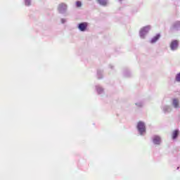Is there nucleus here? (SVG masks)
<instances>
[{"mask_svg": "<svg viewBox=\"0 0 180 180\" xmlns=\"http://www.w3.org/2000/svg\"><path fill=\"white\" fill-rule=\"evenodd\" d=\"M150 29H151V27L149 25L143 27L140 31L141 37H144V34H147V33L150 32Z\"/></svg>", "mask_w": 180, "mask_h": 180, "instance_id": "nucleus-1", "label": "nucleus"}, {"mask_svg": "<svg viewBox=\"0 0 180 180\" xmlns=\"http://www.w3.org/2000/svg\"><path fill=\"white\" fill-rule=\"evenodd\" d=\"M137 128L141 134H143L146 131V125H144L143 122H138Z\"/></svg>", "mask_w": 180, "mask_h": 180, "instance_id": "nucleus-2", "label": "nucleus"}, {"mask_svg": "<svg viewBox=\"0 0 180 180\" xmlns=\"http://www.w3.org/2000/svg\"><path fill=\"white\" fill-rule=\"evenodd\" d=\"M88 27V23L86 22H82L79 24V29L81 32H85L86 28Z\"/></svg>", "mask_w": 180, "mask_h": 180, "instance_id": "nucleus-3", "label": "nucleus"}, {"mask_svg": "<svg viewBox=\"0 0 180 180\" xmlns=\"http://www.w3.org/2000/svg\"><path fill=\"white\" fill-rule=\"evenodd\" d=\"M178 43L179 42L177 40L172 41L170 44V48L172 49V50H176V49H178Z\"/></svg>", "mask_w": 180, "mask_h": 180, "instance_id": "nucleus-4", "label": "nucleus"}, {"mask_svg": "<svg viewBox=\"0 0 180 180\" xmlns=\"http://www.w3.org/2000/svg\"><path fill=\"white\" fill-rule=\"evenodd\" d=\"M58 9L59 12H63V11H65V9H67V5L64 3H62L58 6Z\"/></svg>", "mask_w": 180, "mask_h": 180, "instance_id": "nucleus-5", "label": "nucleus"}, {"mask_svg": "<svg viewBox=\"0 0 180 180\" xmlns=\"http://www.w3.org/2000/svg\"><path fill=\"white\" fill-rule=\"evenodd\" d=\"M178 136H179V130L175 129L174 131H173L172 134V139H173V140H175V139H176Z\"/></svg>", "mask_w": 180, "mask_h": 180, "instance_id": "nucleus-6", "label": "nucleus"}, {"mask_svg": "<svg viewBox=\"0 0 180 180\" xmlns=\"http://www.w3.org/2000/svg\"><path fill=\"white\" fill-rule=\"evenodd\" d=\"M153 143L154 144H160L161 143V138L158 136H155L153 137Z\"/></svg>", "mask_w": 180, "mask_h": 180, "instance_id": "nucleus-7", "label": "nucleus"}, {"mask_svg": "<svg viewBox=\"0 0 180 180\" xmlns=\"http://www.w3.org/2000/svg\"><path fill=\"white\" fill-rule=\"evenodd\" d=\"M173 105L174 108H179V100L176 98L173 99Z\"/></svg>", "mask_w": 180, "mask_h": 180, "instance_id": "nucleus-8", "label": "nucleus"}, {"mask_svg": "<svg viewBox=\"0 0 180 180\" xmlns=\"http://www.w3.org/2000/svg\"><path fill=\"white\" fill-rule=\"evenodd\" d=\"M98 4L100 5H102L103 6H106L108 5V1L107 0H97Z\"/></svg>", "mask_w": 180, "mask_h": 180, "instance_id": "nucleus-9", "label": "nucleus"}, {"mask_svg": "<svg viewBox=\"0 0 180 180\" xmlns=\"http://www.w3.org/2000/svg\"><path fill=\"white\" fill-rule=\"evenodd\" d=\"M160 34H157L155 37H154L151 41L150 43H155V41H157V40H158V39H160Z\"/></svg>", "mask_w": 180, "mask_h": 180, "instance_id": "nucleus-10", "label": "nucleus"}, {"mask_svg": "<svg viewBox=\"0 0 180 180\" xmlns=\"http://www.w3.org/2000/svg\"><path fill=\"white\" fill-rule=\"evenodd\" d=\"M76 5H77V8H81L82 4L81 3V1H77Z\"/></svg>", "mask_w": 180, "mask_h": 180, "instance_id": "nucleus-11", "label": "nucleus"}, {"mask_svg": "<svg viewBox=\"0 0 180 180\" xmlns=\"http://www.w3.org/2000/svg\"><path fill=\"white\" fill-rule=\"evenodd\" d=\"M176 81L180 82V72L176 77Z\"/></svg>", "mask_w": 180, "mask_h": 180, "instance_id": "nucleus-12", "label": "nucleus"}, {"mask_svg": "<svg viewBox=\"0 0 180 180\" xmlns=\"http://www.w3.org/2000/svg\"><path fill=\"white\" fill-rule=\"evenodd\" d=\"M25 5H30V1H29V0H26Z\"/></svg>", "mask_w": 180, "mask_h": 180, "instance_id": "nucleus-13", "label": "nucleus"}, {"mask_svg": "<svg viewBox=\"0 0 180 180\" xmlns=\"http://www.w3.org/2000/svg\"><path fill=\"white\" fill-rule=\"evenodd\" d=\"M120 1H122V0H120Z\"/></svg>", "mask_w": 180, "mask_h": 180, "instance_id": "nucleus-14", "label": "nucleus"}]
</instances>
